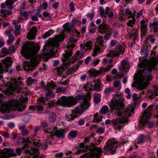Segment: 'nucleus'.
Returning <instances> with one entry per match:
<instances>
[{"label": "nucleus", "mask_w": 158, "mask_h": 158, "mask_svg": "<svg viewBox=\"0 0 158 158\" xmlns=\"http://www.w3.org/2000/svg\"><path fill=\"white\" fill-rule=\"evenodd\" d=\"M65 37L64 32L59 35H56L54 39L49 42L50 46L44 48V51L46 49L48 52H44L40 55L35 56L40 49L39 46L35 45L33 42L27 43L22 46L21 53L26 59L31 58V62H25L23 64V69L26 71H32L35 69V67L40 61L39 59L42 58L45 60H47L51 56H54L56 49L55 50V47L58 48L59 47V42L63 41Z\"/></svg>", "instance_id": "f257e3e1"}, {"label": "nucleus", "mask_w": 158, "mask_h": 158, "mask_svg": "<svg viewBox=\"0 0 158 158\" xmlns=\"http://www.w3.org/2000/svg\"><path fill=\"white\" fill-rule=\"evenodd\" d=\"M91 137H87L84 139V143H81L80 145V147L81 148L76 153L78 155L83 152L85 151L89 153H85L81 156V158H98L102 152L101 149L97 147L94 148L93 151H91V147L89 145L85 146V144L89 143L90 141Z\"/></svg>", "instance_id": "f03ea898"}, {"label": "nucleus", "mask_w": 158, "mask_h": 158, "mask_svg": "<svg viewBox=\"0 0 158 158\" xmlns=\"http://www.w3.org/2000/svg\"><path fill=\"white\" fill-rule=\"evenodd\" d=\"M156 52L154 51L151 52V55L155 56L152 57L147 62H142L139 64V67L141 69H144V75L147 79L151 76V71L154 69L158 63V59L156 56Z\"/></svg>", "instance_id": "7ed1b4c3"}, {"label": "nucleus", "mask_w": 158, "mask_h": 158, "mask_svg": "<svg viewBox=\"0 0 158 158\" xmlns=\"http://www.w3.org/2000/svg\"><path fill=\"white\" fill-rule=\"evenodd\" d=\"M76 98L79 100L82 99L83 102L80 104L79 106L76 107L72 112L73 114H82L90 106L89 101L91 98L90 93H88L86 95L84 96L78 95L77 96Z\"/></svg>", "instance_id": "20e7f679"}, {"label": "nucleus", "mask_w": 158, "mask_h": 158, "mask_svg": "<svg viewBox=\"0 0 158 158\" xmlns=\"http://www.w3.org/2000/svg\"><path fill=\"white\" fill-rule=\"evenodd\" d=\"M134 111V107L131 106H129L127 108L125 111L126 117L118 118L113 120V123L114 128L118 130L122 129L124 126L123 124L127 122L128 120L127 117H130L131 113H133Z\"/></svg>", "instance_id": "39448f33"}, {"label": "nucleus", "mask_w": 158, "mask_h": 158, "mask_svg": "<svg viewBox=\"0 0 158 158\" xmlns=\"http://www.w3.org/2000/svg\"><path fill=\"white\" fill-rule=\"evenodd\" d=\"M57 128L55 127L53 128H48L44 129V132L48 139H53L54 135L59 138H63L64 137L65 131L63 129L56 130L55 132L54 131Z\"/></svg>", "instance_id": "423d86ee"}, {"label": "nucleus", "mask_w": 158, "mask_h": 158, "mask_svg": "<svg viewBox=\"0 0 158 158\" xmlns=\"http://www.w3.org/2000/svg\"><path fill=\"white\" fill-rule=\"evenodd\" d=\"M111 111H118L121 110L123 107V103L118 96L114 95L109 105Z\"/></svg>", "instance_id": "0eeeda50"}, {"label": "nucleus", "mask_w": 158, "mask_h": 158, "mask_svg": "<svg viewBox=\"0 0 158 158\" xmlns=\"http://www.w3.org/2000/svg\"><path fill=\"white\" fill-rule=\"evenodd\" d=\"M21 77H19L18 80L15 78H13L11 79L9 82L6 85L8 86L9 87L6 89V91L10 93H11V92H14L15 91H17L19 89V85H22V82L20 81Z\"/></svg>", "instance_id": "6e6552de"}, {"label": "nucleus", "mask_w": 158, "mask_h": 158, "mask_svg": "<svg viewBox=\"0 0 158 158\" xmlns=\"http://www.w3.org/2000/svg\"><path fill=\"white\" fill-rule=\"evenodd\" d=\"M72 55V50H71L68 51H66L62 57V60L63 62V65L60 67L56 68L57 72L59 74H61L64 70L65 69L67 68L70 65L69 63L67 60L68 57Z\"/></svg>", "instance_id": "1a4fd4ad"}, {"label": "nucleus", "mask_w": 158, "mask_h": 158, "mask_svg": "<svg viewBox=\"0 0 158 158\" xmlns=\"http://www.w3.org/2000/svg\"><path fill=\"white\" fill-rule=\"evenodd\" d=\"M117 143L118 141L115 139H110L107 141L104 149L106 151L111 152L113 154L115 152Z\"/></svg>", "instance_id": "9d476101"}, {"label": "nucleus", "mask_w": 158, "mask_h": 158, "mask_svg": "<svg viewBox=\"0 0 158 158\" xmlns=\"http://www.w3.org/2000/svg\"><path fill=\"white\" fill-rule=\"evenodd\" d=\"M153 106L152 105L149 106L142 114L141 118L139 121V123L141 126H144L145 124L148 123L150 118L151 116L150 111L152 109Z\"/></svg>", "instance_id": "9b49d317"}, {"label": "nucleus", "mask_w": 158, "mask_h": 158, "mask_svg": "<svg viewBox=\"0 0 158 158\" xmlns=\"http://www.w3.org/2000/svg\"><path fill=\"white\" fill-rule=\"evenodd\" d=\"M144 69H141L140 70V75H138L136 73H135L134 76V79L136 80H138L139 77L141 78V83L140 84L137 83L136 84V86L137 87V88L139 90H142L144 88V87L142 83L143 82L144 80H146L147 82L149 81L152 79V74L150 77L147 79L146 77V76L144 75ZM151 74H152L151 73Z\"/></svg>", "instance_id": "f8f14e48"}, {"label": "nucleus", "mask_w": 158, "mask_h": 158, "mask_svg": "<svg viewBox=\"0 0 158 158\" xmlns=\"http://www.w3.org/2000/svg\"><path fill=\"white\" fill-rule=\"evenodd\" d=\"M27 100V98L25 97L22 100V102L14 100L12 101V104L15 107V110H17L18 112L24 110L26 108V106L23 102H26Z\"/></svg>", "instance_id": "ddd939ff"}, {"label": "nucleus", "mask_w": 158, "mask_h": 158, "mask_svg": "<svg viewBox=\"0 0 158 158\" xmlns=\"http://www.w3.org/2000/svg\"><path fill=\"white\" fill-rule=\"evenodd\" d=\"M113 65L110 64L106 67L100 68L99 70L92 69L89 71L90 75L92 77H96L99 74H104L105 72L109 71L113 67Z\"/></svg>", "instance_id": "4468645a"}, {"label": "nucleus", "mask_w": 158, "mask_h": 158, "mask_svg": "<svg viewBox=\"0 0 158 158\" xmlns=\"http://www.w3.org/2000/svg\"><path fill=\"white\" fill-rule=\"evenodd\" d=\"M124 48L120 45H118L116 46L114 52L113 50H110L107 54V56L113 57L118 56L120 54H123L124 52Z\"/></svg>", "instance_id": "2eb2a0df"}, {"label": "nucleus", "mask_w": 158, "mask_h": 158, "mask_svg": "<svg viewBox=\"0 0 158 158\" xmlns=\"http://www.w3.org/2000/svg\"><path fill=\"white\" fill-rule=\"evenodd\" d=\"M0 152V158H9L10 157L14 156L16 155L13 149L4 148Z\"/></svg>", "instance_id": "dca6fc26"}, {"label": "nucleus", "mask_w": 158, "mask_h": 158, "mask_svg": "<svg viewBox=\"0 0 158 158\" xmlns=\"http://www.w3.org/2000/svg\"><path fill=\"white\" fill-rule=\"evenodd\" d=\"M93 46V42L88 40L84 44H80L81 49L82 51L85 52L91 49Z\"/></svg>", "instance_id": "f3484780"}, {"label": "nucleus", "mask_w": 158, "mask_h": 158, "mask_svg": "<svg viewBox=\"0 0 158 158\" xmlns=\"http://www.w3.org/2000/svg\"><path fill=\"white\" fill-rule=\"evenodd\" d=\"M83 52H84L82 51L81 52L80 51H78L76 52L75 56L73 57L71 60L69 59V58L71 56L68 57L67 60L69 63L70 64L71 63L73 64L75 63V61L81 58L83 56Z\"/></svg>", "instance_id": "a211bd4d"}, {"label": "nucleus", "mask_w": 158, "mask_h": 158, "mask_svg": "<svg viewBox=\"0 0 158 158\" xmlns=\"http://www.w3.org/2000/svg\"><path fill=\"white\" fill-rule=\"evenodd\" d=\"M158 86L155 87L152 90L148 91L146 97L148 99H152L158 95Z\"/></svg>", "instance_id": "6ab92c4d"}, {"label": "nucleus", "mask_w": 158, "mask_h": 158, "mask_svg": "<svg viewBox=\"0 0 158 158\" xmlns=\"http://www.w3.org/2000/svg\"><path fill=\"white\" fill-rule=\"evenodd\" d=\"M12 101L10 104L7 103H2L0 107V112L2 113H8L10 112V107L12 106L15 108V107L12 105Z\"/></svg>", "instance_id": "aec40b11"}, {"label": "nucleus", "mask_w": 158, "mask_h": 158, "mask_svg": "<svg viewBox=\"0 0 158 158\" xmlns=\"http://www.w3.org/2000/svg\"><path fill=\"white\" fill-rule=\"evenodd\" d=\"M77 103V100L73 97H67L66 107H71Z\"/></svg>", "instance_id": "412c9836"}, {"label": "nucleus", "mask_w": 158, "mask_h": 158, "mask_svg": "<svg viewBox=\"0 0 158 158\" xmlns=\"http://www.w3.org/2000/svg\"><path fill=\"white\" fill-rule=\"evenodd\" d=\"M37 27H34L30 30L27 36V38L29 40H33L36 35Z\"/></svg>", "instance_id": "4be33fe9"}, {"label": "nucleus", "mask_w": 158, "mask_h": 158, "mask_svg": "<svg viewBox=\"0 0 158 158\" xmlns=\"http://www.w3.org/2000/svg\"><path fill=\"white\" fill-rule=\"evenodd\" d=\"M110 30L108 26L105 24H102L98 27V31L101 33L104 34Z\"/></svg>", "instance_id": "5701e85b"}, {"label": "nucleus", "mask_w": 158, "mask_h": 158, "mask_svg": "<svg viewBox=\"0 0 158 158\" xmlns=\"http://www.w3.org/2000/svg\"><path fill=\"white\" fill-rule=\"evenodd\" d=\"M67 97L65 96H62L58 99L56 102V104L66 107Z\"/></svg>", "instance_id": "b1692460"}, {"label": "nucleus", "mask_w": 158, "mask_h": 158, "mask_svg": "<svg viewBox=\"0 0 158 158\" xmlns=\"http://www.w3.org/2000/svg\"><path fill=\"white\" fill-rule=\"evenodd\" d=\"M12 62V59L10 57H6L2 61L3 65L7 69H8L9 67L11 65Z\"/></svg>", "instance_id": "393cba45"}, {"label": "nucleus", "mask_w": 158, "mask_h": 158, "mask_svg": "<svg viewBox=\"0 0 158 158\" xmlns=\"http://www.w3.org/2000/svg\"><path fill=\"white\" fill-rule=\"evenodd\" d=\"M109 10V8L108 6H107L105 10H104L102 7H100L99 8V12L101 16L102 17L106 18V15L108 14Z\"/></svg>", "instance_id": "a878e982"}, {"label": "nucleus", "mask_w": 158, "mask_h": 158, "mask_svg": "<svg viewBox=\"0 0 158 158\" xmlns=\"http://www.w3.org/2000/svg\"><path fill=\"white\" fill-rule=\"evenodd\" d=\"M30 138H27V139H24L23 140L24 142H27V143H30V141L31 140L32 141H33V144L35 146L39 147L41 145V142L39 140L38 141L37 140H34L33 138H31V140H30Z\"/></svg>", "instance_id": "bb28decb"}, {"label": "nucleus", "mask_w": 158, "mask_h": 158, "mask_svg": "<svg viewBox=\"0 0 158 158\" xmlns=\"http://www.w3.org/2000/svg\"><path fill=\"white\" fill-rule=\"evenodd\" d=\"M69 41L71 44L69 43L67 45V48L69 49V50H65V52L66 51H68L71 50H72V49H70V48H73L75 46L74 43L77 42V40L73 37H72L70 38L69 39Z\"/></svg>", "instance_id": "cd10ccee"}, {"label": "nucleus", "mask_w": 158, "mask_h": 158, "mask_svg": "<svg viewBox=\"0 0 158 158\" xmlns=\"http://www.w3.org/2000/svg\"><path fill=\"white\" fill-rule=\"evenodd\" d=\"M140 25L141 33L143 35H145L146 34L147 32V26L145 24V22L144 20H142L140 22Z\"/></svg>", "instance_id": "c85d7f7f"}, {"label": "nucleus", "mask_w": 158, "mask_h": 158, "mask_svg": "<svg viewBox=\"0 0 158 158\" xmlns=\"http://www.w3.org/2000/svg\"><path fill=\"white\" fill-rule=\"evenodd\" d=\"M149 27L153 29L154 32L158 31V20H155L153 23H150Z\"/></svg>", "instance_id": "c756f323"}, {"label": "nucleus", "mask_w": 158, "mask_h": 158, "mask_svg": "<svg viewBox=\"0 0 158 158\" xmlns=\"http://www.w3.org/2000/svg\"><path fill=\"white\" fill-rule=\"evenodd\" d=\"M100 52V48L99 46L95 45L92 53V56L95 57Z\"/></svg>", "instance_id": "7c9ffc66"}, {"label": "nucleus", "mask_w": 158, "mask_h": 158, "mask_svg": "<svg viewBox=\"0 0 158 158\" xmlns=\"http://www.w3.org/2000/svg\"><path fill=\"white\" fill-rule=\"evenodd\" d=\"M47 91L46 94L45 99L48 100L51 98H53L55 96L52 90H47Z\"/></svg>", "instance_id": "2f4dec72"}, {"label": "nucleus", "mask_w": 158, "mask_h": 158, "mask_svg": "<svg viewBox=\"0 0 158 158\" xmlns=\"http://www.w3.org/2000/svg\"><path fill=\"white\" fill-rule=\"evenodd\" d=\"M78 67L77 65H74L68 69L66 73L67 75H69L76 72L78 69Z\"/></svg>", "instance_id": "473e14b6"}, {"label": "nucleus", "mask_w": 158, "mask_h": 158, "mask_svg": "<svg viewBox=\"0 0 158 158\" xmlns=\"http://www.w3.org/2000/svg\"><path fill=\"white\" fill-rule=\"evenodd\" d=\"M56 86V85L53 82H48L45 88V90H52V91Z\"/></svg>", "instance_id": "72a5a7b5"}, {"label": "nucleus", "mask_w": 158, "mask_h": 158, "mask_svg": "<svg viewBox=\"0 0 158 158\" xmlns=\"http://www.w3.org/2000/svg\"><path fill=\"white\" fill-rule=\"evenodd\" d=\"M121 64L123 69V72H126L129 70L130 67L127 63L125 60H123L121 62Z\"/></svg>", "instance_id": "f704fd0d"}, {"label": "nucleus", "mask_w": 158, "mask_h": 158, "mask_svg": "<svg viewBox=\"0 0 158 158\" xmlns=\"http://www.w3.org/2000/svg\"><path fill=\"white\" fill-rule=\"evenodd\" d=\"M81 22L80 21L77 20L76 18H73L72 20L71 27L73 28H74L76 25L79 27L81 25Z\"/></svg>", "instance_id": "c9c22d12"}, {"label": "nucleus", "mask_w": 158, "mask_h": 158, "mask_svg": "<svg viewBox=\"0 0 158 158\" xmlns=\"http://www.w3.org/2000/svg\"><path fill=\"white\" fill-rule=\"evenodd\" d=\"M102 117L101 115L98 116V113H96L94 114L93 122L95 123H98L102 120Z\"/></svg>", "instance_id": "e433bc0d"}, {"label": "nucleus", "mask_w": 158, "mask_h": 158, "mask_svg": "<svg viewBox=\"0 0 158 158\" xmlns=\"http://www.w3.org/2000/svg\"><path fill=\"white\" fill-rule=\"evenodd\" d=\"M2 16L5 17L12 14V12L11 10H2L1 11Z\"/></svg>", "instance_id": "4c0bfd02"}, {"label": "nucleus", "mask_w": 158, "mask_h": 158, "mask_svg": "<svg viewBox=\"0 0 158 158\" xmlns=\"http://www.w3.org/2000/svg\"><path fill=\"white\" fill-rule=\"evenodd\" d=\"M38 149L37 148H31V149L29 150H27L26 151V152L27 153H28L29 154H31V155H33L35 153H37L38 151Z\"/></svg>", "instance_id": "58836bf2"}, {"label": "nucleus", "mask_w": 158, "mask_h": 158, "mask_svg": "<svg viewBox=\"0 0 158 158\" xmlns=\"http://www.w3.org/2000/svg\"><path fill=\"white\" fill-rule=\"evenodd\" d=\"M95 83L94 85L95 88L98 91H100V88L101 81L99 80H97L94 81Z\"/></svg>", "instance_id": "ea45409f"}, {"label": "nucleus", "mask_w": 158, "mask_h": 158, "mask_svg": "<svg viewBox=\"0 0 158 158\" xmlns=\"http://www.w3.org/2000/svg\"><path fill=\"white\" fill-rule=\"evenodd\" d=\"M146 140V137L143 135H140L138 138L137 143H143Z\"/></svg>", "instance_id": "a19ab883"}, {"label": "nucleus", "mask_w": 158, "mask_h": 158, "mask_svg": "<svg viewBox=\"0 0 158 158\" xmlns=\"http://www.w3.org/2000/svg\"><path fill=\"white\" fill-rule=\"evenodd\" d=\"M14 3V2L13 0H7L6 1V6H8L9 9H11L13 8L12 5Z\"/></svg>", "instance_id": "79ce46f5"}, {"label": "nucleus", "mask_w": 158, "mask_h": 158, "mask_svg": "<svg viewBox=\"0 0 158 158\" xmlns=\"http://www.w3.org/2000/svg\"><path fill=\"white\" fill-rule=\"evenodd\" d=\"M108 110V107L106 106H104L101 109L100 111V113L103 114H106Z\"/></svg>", "instance_id": "37998d69"}, {"label": "nucleus", "mask_w": 158, "mask_h": 158, "mask_svg": "<svg viewBox=\"0 0 158 158\" xmlns=\"http://www.w3.org/2000/svg\"><path fill=\"white\" fill-rule=\"evenodd\" d=\"M77 117V115L76 114H70L69 115L66 116V118L68 121H70L74 120Z\"/></svg>", "instance_id": "c03bdc74"}, {"label": "nucleus", "mask_w": 158, "mask_h": 158, "mask_svg": "<svg viewBox=\"0 0 158 158\" xmlns=\"http://www.w3.org/2000/svg\"><path fill=\"white\" fill-rule=\"evenodd\" d=\"M101 95L99 94H96L94 95V100L96 103H98L101 101Z\"/></svg>", "instance_id": "a18cd8bd"}, {"label": "nucleus", "mask_w": 158, "mask_h": 158, "mask_svg": "<svg viewBox=\"0 0 158 158\" xmlns=\"http://www.w3.org/2000/svg\"><path fill=\"white\" fill-rule=\"evenodd\" d=\"M132 18V20H129L128 22L127 23V24L128 26H130L131 27L133 26V25L135 24V19L134 16H133Z\"/></svg>", "instance_id": "49530a36"}, {"label": "nucleus", "mask_w": 158, "mask_h": 158, "mask_svg": "<svg viewBox=\"0 0 158 158\" xmlns=\"http://www.w3.org/2000/svg\"><path fill=\"white\" fill-rule=\"evenodd\" d=\"M54 32V31L53 30H49L48 31L45 32L43 38L44 39H45L51 35Z\"/></svg>", "instance_id": "de8ad7c7"}, {"label": "nucleus", "mask_w": 158, "mask_h": 158, "mask_svg": "<svg viewBox=\"0 0 158 158\" xmlns=\"http://www.w3.org/2000/svg\"><path fill=\"white\" fill-rule=\"evenodd\" d=\"M125 13L128 16V19H130L133 16L135 17V15L132 14V13L130 10L129 9H126L125 10Z\"/></svg>", "instance_id": "09e8293b"}, {"label": "nucleus", "mask_w": 158, "mask_h": 158, "mask_svg": "<svg viewBox=\"0 0 158 158\" xmlns=\"http://www.w3.org/2000/svg\"><path fill=\"white\" fill-rule=\"evenodd\" d=\"M56 116L55 114L50 113L49 115V120L51 122H54L56 120Z\"/></svg>", "instance_id": "8fccbe9b"}, {"label": "nucleus", "mask_w": 158, "mask_h": 158, "mask_svg": "<svg viewBox=\"0 0 158 158\" xmlns=\"http://www.w3.org/2000/svg\"><path fill=\"white\" fill-rule=\"evenodd\" d=\"M8 37L9 39L7 42L8 44H11L14 42L15 39L14 36L12 35H8Z\"/></svg>", "instance_id": "3c124183"}, {"label": "nucleus", "mask_w": 158, "mask_h": 158, "mask_svg": "<svg viewBox=\"0 0 158 158\" xmlns=\"http://www.w3.org/2000/svg\"><path fill=\"white\" fill-rule=\"evenodd\" d=\"M121 82L120 81L118 80L115 81L114 84V87L118 88V90H119L121 88Z\"/></svg>", "instance_id": "603ef678"}, {"label": "nucleus", "mask_w": 158, "mask_h": 158, "mask_svg": "<svg viewBox=\"0 0 158 158\" xmlns=\"http://www.w3.org/2000/svg\"><path fill=\"white\" fill-rule=\"evenodd\" d=\"M113 89L112 88L108 87L106 88L104 90V93L106 95H108L110 94L113 91Z\"/></svg>", "instance_id": "864d4df0"}, {"label": "nucleus", "mask_w": 158, "mask_h": 158, "mask_svg": "<svg viewBox=\"0 0 158 158\" xmlns=\"http://www.w3.org/2000/svg\"><path fill=\"white\" fill-rule=\"evenodd\" d=\"M20 14L22 16H23L25 18L26 20H27L28 19V17L30 15V12L26 11L21 12V10H20Z\"/></svg>", "instance_id": "5fc2aeb1"}, {"label": "nucleus", "mask_w": 158, "mask_h": 158, "mask_svg": "<svg viewBox=\"0 0 158 158\" xmlns=\"http://www.w3.org/2000/svg\"><path fill=\"white\" fill-rule=\"evenodd\" d=\"M77 134V131L76 130L71 131L69 133V136L73 138H75Z\"/></svg>", "instance_id": "6e6d98bb"}, {"label": "nucleus", "mask_w": 158, "mask_h": 158, "mask_svg": "<svg viewBox=\"0 0 158 158\" xmlns=\"http://www.w3.org/2000/svg\"><path fill=\"white\" fill-rule=\"evenodd\" d=\"M64 29V31H69L71 30V28L69 27V23H66L63 25Z\"/></svg>", "instance_id": "4d7b16f0"}, {"label": "nucleus", "mask_w": 158, "mask_h": 158, "mask_svg": "<svg viewBox=\"0 0 158 158\" xmlns=\"http://www.w3.org/2000/svg\"><path fill=\"white\" fill-rule=\"evenodd\" d=\"M83 88L86 91H90L92 90L91 85L89 83H87L83 86Z\"/></svg>", "instance_id": "13d9d810"}, {"label": "nucleus", "mask_w": 158, "mask_h": 158, "mask_svg": "<svg viewBox=\"0 0 158 158\" xmlns=\"http://www.w3.org/2000/svg\"><path fill=\"white\" fill-rule=\"evenodd\" d=\"M35 80L32 79L31 77H29L26 81L27 85H30L35 81Z\"/></svg>", "instance_id": "bf43d9fd"}, {"label": "nucleus", "mask_w": 158, "mask_h": 158, "mask_svg": "<svg viewBox=\"0 0 158 158\" xmlns=\"http://www.w3.org/2000/svg\"><path fill=\"white\" fill-rule=\"evenodd\" d=\"M66 90V89L64 87L61 88L60 87H59L56 89V92L57 93H63L65 92Z\"/></svg>", "instance_id": "052dcab7"}, {"label": "nucleus", "mask_w": 158, "mask_h": 158, "mask_svg": "<svg viewBox=\"0 0 158 158\" xmlns=\"http://www.w3.org/2000/svg\"><path fill=\"white\" fill-rule=\"evenodd\" d=\"M21 29V27L20 25H16L15 27V36H17L19 34V31Z\"/></svg>", "instance_id": "680f3d73"}, {"label": "nucleus", "mask_w": 158, "mask_h": 158, "mask_svg": "<svg viewBox=\"0 0 158 158\" xmlns=\"http://www.w3.org/2000/svg\"><path fill=\"white\" fill-rule=\"evenodd\" d=\"M97 43L101 46H103L104 40L102 37H100L97 39Z\"/></svg>", "instance_id": "e2e57ef3"}, {"label": "nucleus", "mask_w": 158, "mask_h": 158, "mask_svg": "<svg viewBox=\"0 0 158 158\" xmlns=\"http://www.w3.org/2000/svg\"><path fill=\"white\" fill-rule=\"evenodd\" d=\"M94 15V13H88L86 14V16L89 19L90 21H91L93 19Z\"/></svg>", "instance_id": "0e129e2a"}, {"label": "nucleus", "mask_w": 158, "mask_h": 158, "mask_svg": "<svg viewBox=\"0 0 158 158\" xmlns=\"http://www.w3.org/2000/svg\"><path fill=\"white\" fill-rule=\"evenodd\" d=\"M105 131L104 129L102 127L98 128L96 130V132L99 134H102Z\"/></svg>", "instance_id": "69168bd1"}, {"label": "nucleus", "mask_w": 158, "mask_h": 158, "mask_svg": "<svg viewBox=\"0 0 158 158\" xmlns=\"http://www.w3.org/2000/svg\"><path fill=\"white\" fill-rule=\"evenodd\" d=\"M43 15L44 17H46L47 18H50L51 17V14L47 11H45L43 12Z\"/></svg>", "instance_id": "338daca9"}, {"label": "nucleus", "mask_w": 158, "mask_h": 158, "mask_svg": "<svg viewBox=\"0 0 158 158\" xmlns=\"http://www.w3.org/2000/svg\"><path fill=\"white\" fill-rule=\"evenodd\" d=\"M147 40L148 41H150L152 43H153L155 41V38H153L152 35H149L147 38Z\"/></svg>", "instance_id": "774afa93"}]
</instances>
